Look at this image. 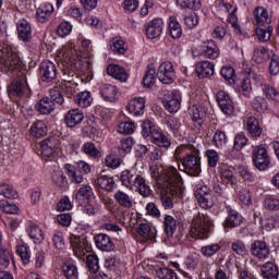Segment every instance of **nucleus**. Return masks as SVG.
Here are the masks:
<instances>
[{"label": "nucleus", "mask_w": 279, "mask_h": 279, "mask_svg": "<svg viewBox=\"0 0 279 279\" xmlns=\"http://www.w3.org/2000/svg\"><path fill=\"white\" fill-rule=\"evenodd\" d=\"M83 151L87 156H90V158H101V151L97 149V146H95V143L87 142L83 145Z\"/></svg>", "instance_id": "nucleus-53"}, {"label": "nucleus", "mask_w": 279, "mask_h": 279, "mask_svg": "<svg viewBox=\"0 0 279 279\" xmlns=\"http://www.w3.org/2000/svg\"><path fill=\"white\" fill-rule=\"evenodd\" d=\"M137 234L143 236L145 241H154L156 239V229L151 230V227L147 223H140L136 228Z\"/></svg>", "instance_id": "nucleus-39"}, {"label": "nucleus", "mask_w": 279, "mask_h": 279, "mask_svg": "<svg viewBox=\"0 0 279 279\" xmlns=\"http://www.w3.org/2000/svg\"><path fill=\"white\" fill-rule=\"evenodd\" d=\"M226 210L228 213V217L223 221L222 226L225 231L228 232V230H231V228H239V226L243 223V216H241L239 211L232 209L230 206H227Z\"/></svg>", "instance_id": "nucleus-13"}, {"label": "nucleus", "mask_w": 279, "mask_h": 279, "mask_svg": "<svg viewBox=\"0 0 279 279\" xmlns=\"http://www.w3.org/2000/svg\"><path fill=\"white\" fill-rule=\"evenodd\" d=\"M163 189L170 195H181L182 194V175L178 172V169L173 166L163 168L162 173Z\"/></svg>", "instance_id": "nucleus-4"}, {"label": "nucleus", "mask_w": 279, "mask_h": 279, "mask_svg": "<svg viewBox=\"0 0 279 279\" xmlns=\"http://www.w3.org/2000/svg\"><path fill=\"white\" fill-rule=\"evenodd\" d=\"M100 95L105 101H116L119 97V89L111 84H105L100 87Z\"/></svg>", "instance_id": "nucleus-31"}, {"label": "nucleus", "mask_w": 279, "mask_h": 279, "mask_svg": "<svg viewBox=\"0 0 279 279\" xmlns=\"http://www.w3.org/2000/svg\"><path fill=\"white\" fill-rule=\"evenodd\" d=\"M65 171H66V175L69 177V179L73 184H83L84 177L82 175V172L77 168H75L73 165L66 163Z\"/></svg>", "instance_id": "nucleus-36"}, {"label": "nucleus", "mask_w": 279, "mask_h": 279, "mask_svg": "<svg viewBox=\"0 0 279 279\" xmlns=\"http://www.w3.org/2000/svg\"><path fill=\"white\" fill-rule=\"evenodd\" d=\"M246 129L253 138H258L263 134V129L256 117H248L246 119Z\"/></svg>", "instance_id": "nucleus-33"}, {"label": "nucleus", "mask_w": 279, "mask_h": 279, "mask_svg": "<svg viewBox=\"0 0 279 279\" xmlns=\"http://www.w3.org/2000/svg\"><path fill=\"white\" fill-rule=\"evenodd\" d=\"M168 25L171 38H182V26L180 25V22H178V19L175 16L169 17Z\"/></svg>", "instance_id": "nucleus-40"}, {"label": "nucleus", "mask_w": 279, "mask_h": 279, "mask_svg": "<svg viewBox=\"0 0 279 279\" xmlns=\"http://www.w3.org/2000/svg\"><path fill=\"white\" fill-rule=\"evenodd\" d=\"M120 181L122 186H125V189H130V191H137L140 195L143 197H149L151 195V189H149V184H147V181L145 178H143L141 174H136L132 170H124L121 172Z\"/></svg>", "instance_id": "nucleus-1"}, {"label": "nucleus", "mask_w": 279, "mask_h": 279, "mask_svg": "<svg viewBox=\"0 0 279 279\" xmlns=\"http://www.w3.org/2000/svg\"><path fill=\"white\" fill-rule=\"evenodd\" d=\"M29 85L27 84V74L22 73L21 78H15L9 85L8 94L11 99H21L23 97H29Z\"/></svg>", "instance_id": "nucleus-7"}, {"label": "nucleus", "mask_w": 279, "mask_h": 279, "mask_svg": "<svg viewBox=\"0 0 279 279\" xmlns=\"http://www.w3.org/2000/svg\"><path fill=\"white\" fill-rule=\"evenodd\" d=\"M151 138V143H154V145H157V147H160L162 149H169V147H171V140H169V137H167V135H165V133L160 132V131H156V133H153Z\"/></svg>", "instance_id": "nucleus-34"}, {"label": "nucleus", "mask_w": 279, "mask_h": 279, "mask_svg": "<svg viewBox=\"0 0 279 279\" xmlns=\"http://www.w3.org/2000/svg\"><path fill=\"white\" fill-rule=\"evenodd\" d=\"M107 74L114 77V80H119V82H128V77H130L125 68L119 64H109L107 66Z\"/></svg>", "instance_id": "nucleus-27"}, {"label": "nucleus", "mask_w": 279, "mask_h": 279, "mask_svg": "<svg viewBox=\"0 0 279 279\" xmlns=\"http://www.w3.org/2000/svg\"><path fill=\"white\" fill-rule=\"evenodd\" d=\"M0 66L7 75H19L23 61L8 47H0Z\"/></svg>", "instance_id": "nucleus-3"}, {"label": "nucleus", "mask_w": 279, "mask_h": 279, "mask_svg": "<svg viewBox=\"0 0 279 279\" xmlns=\"http://www.w3.org/2000/svg\"><path fill=\"white\" fill-rule=\"evenodd\" d=\"M17 36L23 43L32 40V25L27 20H20L16 24Z\"/></svg>", "instance_id": "nucleus-25"}, {"label": "nucleus", "mask_w": 279, "mask_h": 279, "mask_svg": "<svg viewBox=\"0 0 279 279\" xmlns=\"http://www.w3.org/2000/svg\"><path fill=\"white\" fill-rule=\"evenodd\" d=\"M157 131L158 129H156V125L150 120H146L142 123V136H144V138L148 136L153 137Z\"/></svg>", "instance_id": "nucleus-55"}, {"label": "nucleus", "mask_w": 279, "mask_h": 279, "mask_svg": "<svg viewBox=\"0 0 279 279\" xmlns=\"http://www.w3.org/2000/svg\"><path fill=\"white\" fill-rule=\"evenodd\" d=\"M243 71L246 77L241 83V89L245 97H248L250 93H252V80H258V74L250 65H243Z\"/></svg>", "instance_id": "nucleus-14"}, {"label": "nucleus", "mask_w": 279, "mask_h": 279, "mask_svg": "<svg viewBox=\"0 0 279 279\" xmlns=\"http://www.w3.org/2000/svg\"><path fill=\"white\" fill-rule=\"evenodd\" d=\"M75 104L81 108H88L90 104H93V97L90 96V92H81L74 98Z\"/></svg>", "instance_id": "nucleus-46"}, {"label": "nucleus", "mask_w": 279, "mask_h": 279, "mask_svg": "<svg viewBox=\"0 0 279 279\" xmlns=\"http://www.w3.org/2000/svg\"><path fill=\"white\" fill-rule=\"evenodd\" d=\"M260 271L264 279H278V266L271 262L264 264Z\"/></svg>", "instance_id": "nucleus-35"}, {"label": "nucleus", "mask_w": 279, "mask_h": 279, "mask_svg": "<svg viewBox=\"0 0 279 279\" xmlns=\"http://www.w3.org/2000/svg\"><path fill=\"white\" fill-rule=\"evenodd\" d=\"M51 180L61 189H66L69 186V181L66 180V175H64L62 170H54L51 174Z\"/></svg>", "instance_id": "nucleus-48"}, {"label": "nucleus", "mask_w": 279, "mask_h": 279, "mask_svg": "<svg viewBox=\"0 0 279 279\" xmlns=\"http://www.w3.org/2000/svg\"><path fill=\"white\" fill-rule=\"evenodd\" d=\"M92 197H93V187L89 184H85L81 186L78 190H76V193L74 195V199L76 204H80V206H84V204H88Z\"/></svg>", "instance_id": "nucleus-20"}, {"label": "nucleus", "mask_w": 279, "mask_h": 279, "mask_svg": "<svg viewBox=\"0 0 279 279\" xmlns=\"http://www.w3.org/2000/svg\"><path fill=\"white\" fill-rule=\"evenodd\" d=\"M162 104L168 112H178L182 106V96L178 92H172L171 96L165 99Z\"/></svg>", "instance_id": "nucleus-21"}, {"label": "nucleus", "mask_w": 279, "mask_h": 279, "mask_svg": "<svg viewBox=\"0 0 279 279\" xmlns=\"http://www.w3.org/2000/svg\"><path fill=\"white\" fill-rule=\"evenodd\" d=\"M49 96L50 97H44L35 105V109L40 114H51L56 110V104L58 106L64 104V96H62L58 87L51 88Z\"/></svg>", "instance_id": "nucleus-5"}, {"label": "nucleus", "mask_w": 279, "mask_h": 279, "mask_svg": "<svg viewBox=\"0 0 279 279\" xmlns=\"http://www.w3.org/2000/svg\"><path fill=\"white\" fill-rule=\"evenodd\" d=\"M195 197L198 202V205L204 210H208V208H213V194L210 193V189L206 185L201 186L195 191Z\"/></svg>", "instance_id": "nucleus-11"}, {"label": "nucleus", "mask_w": 279, "mask_h": 279, "mask_svg": "<svg viewBox=\"0 0 279 279\" xmlns=\"http://www.w3.org/2000/svg\"><path fill=\"white\" fill-rule=\"evenodd\" d=\"M196 149L195 146L193 145H181L178 146L177 149L174 150V158L178 162H182L186 156H190L191 153Z\"/></svg>", "instance_id": "nucleus-45"}, {"label": "nucleus", "mask_w": 279, "mask_h": 279, "mask_svg": "<svg viewBox=\"0 0 279 279\" xmlns=\"http://www.w3.org/2000/svg\"><path fill=\"white\" fill-rule=\"evenodd\" d=\"M252 160L254 167L258 169V171H267L269 169V165H271V159H269V153L267 148L263 145L255 146L252 151Z\"/></svg>", "instance_id": "nucleus-8"}, {"label": "nucleus", "mask_w": 279, "mask_h": 279, "mask_svg": "<svg viewBox=\"0 0 279 279\" xmlns=\"http://www.w3.org/2000/svg\"><path fill=\"white\" fill-rule=\"evenodd\" d=\"M183 265L187 271H195L199 267V257L197 255H187L183 262Z\"/></svg>", "instance_id": "nucleus-54"}, {"label": "nucleus", "mask_w": 279, "mask_h": 279, "mask_svg": "<svg viewBox=\"0 0 279 279\" xmlns=\"http://www.w3.org/2000/svg\"><path fill=\"white\" fill-rule=\"evenodd\" d=\"M163 228L167 236H173L175 230H178V221L171 215H165L163 217Z\"/></svg>", "instance_id": "nucleus-41"}, {"label": "nucleus", "mask_w": 279, "mask_h": 279, "mask_svg": "<svg viewBox=\"0 0 279 279\" xmlns=\"http://www.w3.org/2000/svg\"><path fill=\"white\" fill-rule=\"evenodd\" d=\"M39 75L41 82H53L58 77V66L52 61H43L39 65Z\"/></svg>", "instance_id": "nucleus-9"}, {"label": "nucleus", "mask_w": 279, "mask_h": 279, "mask_svg": "<svg viewBox=\"0 0 279 279\" xmlns=\"http://www.w3.org/2000/svg\"><path fill=\"white\" fill-rule=\"evenodd\" d=\"M0 195L7 199H16V197H19V192L14 190V186L8 183H2L0 184Z\"/></svg>", "instance_id": "nucleus-50"}, {"label": "nucleus", "mask_w": 279, "mask_h": 279, "mask_svg": "<svg viewBox=\"0 0 279 279\" xmlns=\"http://www.w3.org/2000/svg\"><path fill=\"white\" fill-rule=\"evenodd\" d=\"M113 199L122 208H132V206H133V204H132V196H130L128 193H125V192H123L121 190H118L113 194Z\"/></svg>", "instance_id": "nucleus-37"}, {"label": "nucleus", "mask_w": 279, "mask_h": 279, "mask_svg": "<svg viewBox=\"0 0 279 279\" xmlns=\"http://www.w3.org/2000/svg\"><path fill=\"white\" fill-rule=\"evenodd\" d=\"M63 276L66 279H77L80 277V271H77V265L73 259H68L62 266Z\"/></svg>", "instance_id": "nucleus-32"}, {"label": "nucleus", "mask_w": 279, "mask_h": 279, "mask_svg": "<svg viewBox=\"0 0 279 279\" xmlns=\"http://www.w3.org/2000/svg\"><path fill=\"white\" fill-rule=\"evenodd\" d=\"M264 206L267 210H279V198H276V196H267L264 199Z\"/></svg>", "instance_id": "nucleus-63"}, {"label": "nucleus", "mask_w": 279, "mask_h": 279, "mask_svg": "<svg viewBox=\"0 0 279 279\" xmlns=\"http://www.w3.org/2000/svg\"><path fill=\"white\" fill-rule=\"evenodd\" d=\"M260 90L265 95L266 99H272L274 101H279V93L271 85L266 83H260Z\"/></svg>", "instance_id": "nucleus-49"}, {"label": "nucleus", "mask_w": 279, "mask_h": 279, "mask_svg": "<svg viewBox=\"0 0 279 279\" xmlns=\"http://www.w3.org/2000/svg\"><path fill=\"white\" fill-rule=\"evenodd\" d=\"M251 254L259 260H265V258H269V247L264 241H254L251 244Z\"/></svg>", "instance_id": "nucleus-17"}, {"label": "nucleus", "mask_w": 279, "mask_h": 279, "mask_svg": "<svg viewBox=\"0 0 279 279\" xmlns=\"http://www.w3.org/2000/svg\"><path fill=\"white\" fill-rule=\"evenodd\" d=\"M192 112V121L197 125H202L204 123V119H206V108L203 106L194 105L191 109Z\"/></svg>", "instance_id": "nucleus-42"}, {"label": "nucleus", "mask_w": 279, "mask_h": 279, "mask_svg": "<svg viewBox=\"0 0 279 279\" xmlns=\"http://www.w3.org/2000/svg\"><path fill=\"white\" fill-rule=\"evenodd\" d=\"M65 124L68 128H76L84 121V111L82 109L75 108L71 109L64 117Z\"/></svg>", "instance_id": "nucleus-19"}, {"label": "nucleus", "mask_w": 279, "mask_h": 279, "mask_svg": "<svg viewBox=\"0 0 279 279\" xmlns=\"http://www.w3.org/2000/svg\"><path fill=\"white\" fill-rule=\"evenodd\" d=\"M196 73L201 80L215 75V64L210 61H199L196 64Z\"/></svg>", "instance_id": "nucleus-26"}, {"label": "nucleus", "mask_w": 279, "mask_h": 279, "mask_svg": "<svg viewBox=\"0 0 279 279\" xmlns=\"http://www.w3.org/2000/svg\"><path fill=\"white\" fill-rule=\"evenodd\" d=\"M180 8H187L189 10H199L202 8V0H177Z\"/></svg>", "instance_id": "nucleus-58"}, {"label": "nucleus", "mask_w": 279, "mask_h": 279, "mask_svg": "<svg viewBox=\"0 0 279 279\" xmlns=\"http://www.w3.org/2000/svg\"><path fill=\"white\" fill-rule=\"evenodd\" d=\"M271 53L274 52L265 47L256 48L253 53V60L256 64H263L267 58H271Z\"/></svg>", "instance_id": "nucleus-44"}, {"label": "nucleus", "mask_w": 279, "mask_h": 279, "mask_svg": "<svg viewBox=\"0 0 279 279\" xmlns=\"http://www.w3.org/2000/svg\"><path fill=\"white\" fill-rule=\"evenodd\" d=\"M213 228H215L213 219L206 214L198 213L192 219L190 235L192 239H208Z\"/></svg>", "instance_id": "nucleus-2"}, {"label": "nucleus", "mask_w": 279, "mask_h": 279, "mask_svg": "<svg viewBox=\"0 0 279 279\" xmlns=\"http://www.w3.org/2000/svg\"><path fill=\"white\" fill-rule=\"evenodd\" d=\"M231 248L239 256H247L248 254L247 246H245V243L241 240L234 241L231 244Z\"/></svg>", "instance_id": "nucleus-60"}, {"label": "nucleus", "mask_w": 279, "mask_h": 279, "mask_svg": "<svg viewBox=\"0 0 279 279\" xmlns=\"http://www.w3.org/2000/svg\"><path fill=\"white\" fill-rule=\"evenodd\" d=\"M96 184H98L100 189H104L110 193L114 189V179L102 172L98 175Z\"/></svg>", "instance_id": "nucleus-38"}, {"label": "nucleus", "mask_w": 279, "mask_h": 279, "mask_svg": "<svg viewBox=\"0 0 279 279\" xmlns=\"http://www.w3.org/2000/svg\"><path fill=\"white\" fill-rule=\"evenodd\" d=\"M0 210L7 215H16L19 213V207L15 204H10L8 201H0Z\"/></svg>", "instance_id": "nucleus-61"}, {"label": "nucleus", "mask_w": 279, "mask_h": 279, "mask_svg": "<svg viewBox=\"0 0 279 279\" xmlns=\"http://www.w3.org/2000/svg\"><path fill=\"white\" fill-rule=\"evenodd\" d=\"M58 149V140L56 137H48L40 143L41 156L45 158H51Z\"/></svg>", "instance_id": "nucleus-23"}, {"label": "nucleus", "mask_w": 279, "mask_h": 279, "mask_svg": "<svg viewBox=\"0 0 279 279\" xmlns=\"http://www.w3.org/2000/svg\"><path fill=\"white\" fill-rule=\"evenodd\" d=\"M255 21L257 27H269L271 24V17H269V13L267 9L259 7L255 11Z\"/></svg>", "instance_id": "nucleus-30"}, {"label": "nucleus", "mask_w": 279, "mask_h": 279, "mask_svg": "<svg viewBox=\"0 0 279 279\" xmlns=\"http://www.w3.org/2000/svg\"><path fill=\"white\" fill-rule=\"evenodd\" d=\"M182 168L179 169L180 171H184L187 175H192L193 178H197L199 173H202V161L199 158V150L194 148L190 156H185L181 161Z\"/></svg>", "instance_id": "nucleus-6"}, {"label": "nucleus", "mask_w": 279, "mask_h": 279, "mask_svg": "<svg viewBox=\"0 0 279 279\" xmlns=\"http://www.w3.org/2000/svg\"><path fill=\"white\" fill-rule=\"evenodd\" d=\"M51 14H53V4L45 3L37 9L36 19L38 23H48L49 19H51Z\"/></svg>", "instance_id": "nucleus-29"}, {"label": "nucleus", "mask_w": 279, "mask_h": 279, "mask_svg": "<svg viewBox=\"0 0 279 279\" xmlns=\"http://www.w3.org/2000/svg\"><path fill=\"white\" fill-rule=\"evenodd\" d=\"M162 19H154L146 25V36L154 40V38H159L160 34H162Z\"/></svg>", "instance_id": "nucleus-22"}, {"label": "nucleus", "mask_w": 279, "mask_h": 279, "mask_svg": "<svg viewBox=\"0 0 279 279\" xmlns=\"http://www.w3.org/2000/svg\"><path fill=\"white\" fill-rule=\"evenodd\" d=\"M71 247L75 256L81 259L85 258L86 254L90 252L88 240L75 235L71 236Z\"/></svg>", "instance_id": "nucleus-10"}, {"label": "nucleus", "mask_w": 279, "mask_h": 279, "mask_svg": "<svg viewBox=\"0 0 279 279\" xmlns=\"http://www.w3.org/2000/svg\"><path fill=\"white\" fill-rule=\"evenodd\" d=\"M28 235L35 243H40V241H44L45 235L43 234V229L38 227L37 225H31L27 229Z\"/></svg>", "instance_id": "nucleus-52"}, {"label": "nucleus", "mask_w": 279, "mask_h": 279, "mask_svg": "<svg viewBox=\"0 0 279 279\" xmlns=\"http://www.w3.org/2000/svg\"><path fill=\"white\" fill-rule=\"evenodd\" d=\"M216 99L223 114H234V106L232 105V99L228 94H226V92H218L216 95Z\"/></svg>", "instance_id": "nucleus-15"}, {"label": "nucleus", "mask_w": 279, "mask_h": 279, "mask_svg": "<svg viewBox=\"0 0 279 279\" xmlns=\"http://www.w3.org/2000/svg\"><path fill=\"white\" fill-rule=\"evenodd\" d=\"M220 180L222 184H230V186H235L236 177L234 175V168L228 166H221L219 168Z\"/></svg>", "instance_id": "nucleus-28"}, {"label": "nucleus", "mask_w": 279, "mask_h": 279, "mask_svg": "<svg viewBox=\"0 0 279 279\" xmlns=\"http://www.w3.org/2000/svg\"><path fill=\"white\" fill-rule=\"evenodd\" d=\"M175 71L173 70V63L166 61L161 63L157 71V77L161 84H173V77Z\"/></svg>", "instance_id": "nucleus-12"}, {"label": "nucleus", "mask_w": 279, "mask_h": 279, "mask_svg": "<svg viewBox=\"0 0 279 279\" xmlns=\"http://www.w3.org/2000/svg\"><path fill=\"white\" fill-rule=\"evenodd\" d=\"M154 84H156V69H154L151 65H148L143 77V86L145 88H151Z\"/></svg>", "instance_id": "nucleus-47"}, {"label": "nucleus", "mask_w": 279, "mask_h": 279, "mask_svg": "<svg viewBox=\"0 0 279 279\" xmlns=\"http://www.w3.org/2000/svg\"><path fill=\"white\" fill-rule=\"evenodd\" d=\"M96 247L101 252H112L114 250V242L106 233H99L94 238Z\"/></svg>", "instance_id": "nucleus-24"}, {"label": "nucleus", "mask_w": 279, "mask_h": 279, "mask_svg": "<svg viewBox=\"0 0 279 279\" xmlns=\"http://www.w3.org/2000/svg\"><path fill=\"white\" fill-rule=\"evenodd\" d=\"M269 71L270 75H278L279 73V57L274 52L270 56Z\"/></svg>", "instance_id": "nucleus-64"}, {"label": "nucleus", "mask_w": 279, "mask_h": 279, "mask_svg": "<svg viewBox=\"0 0 279 279\" xmlns=\"http://www.w3.org/2000/svg\"><path fill=\"white\" fill-rule=\"evenodd\" d=\"M86 263H87L88 269L93 274H97V271H99V257H97V255H95V254L87 255Z\"/></svg>", "instance_id": "nucleus-59"}, {"label": "nucleus", "mask_w": 279, "mask_h": 279, "mask_svg": "<svg viewBox=\"0 0 279 279\" xmlns=\"http://www.w3.org/2000/svg\"><path fill=\"white\" fill-rule=\"evenodd\" d=\"M31 136L35 138H43V136L47 135V124L43 121L34 122L29 129Z\"/></svg>", "instance_id": "nucleus-43"}, {"label": "nucleus", "mask_w": 279, "mask_h": 279, "mask_svg": "<svg viewBox=\"0 0 279 279\" xmlns=\"http://www.w3.org/2000/svg\"><path fill=\"white\" fill-rule=\"evenodd\" d=\"M274 34V26H264L256 28V36L260 43H267Z\"/></svg>", "instance_id": "nucleus-51"}, {"label": "nucleus", "mask_w": 279, "mask_h": 279, "mask_svg": "<svg viewBox=\"0 0 279 279\" xmlns=\"http://www.w3.org/2000/svg\"><path fill=\"white\" fill-rule=\"evenodd\" d=\"M11 256L10 251L0 247V269H8V267H10Z\"/></svg>", "instance_id": "nucleus-62"}, {"label": "nucleus", "mask_w": 279, "mask_h": 279, "mask_svg": "<svg viewBox=\"0 0 279 279\" xmlns=\"http://www.w3.org/2000/svg\"><path fill=\"white\" fill-rule=\"evenodd\" d=\"M236 72L234 71V68L230 65L222 66L220 70V75L229 82V84H234V78L236 77Z\"/></svg>", "instance_id": "nucleus-57"}, {"label": "nucleus", "mask_w": 279, "mask_h": 279, "mask_svg": "<svg viewBox=\"0 0 279 279\" xmlns=\"http://www.w3.org/2000/svg\"><path fill=\"white\" fill-rule=\"evenodd\" d=\"M126 110L133 117H143L145 114V98L143 97L133 98L132 100L129 101Z\"/></svg>", "instance_id": "nucleus-18"}, {"label": "nucleus", "mask_w": 279, "mask_h": 279, "mask_svg": "<svg viewBox=\"0 0 279 279\" xmlns=\"http://www.w3.org/2000/svg\"><path fill=\"white\" fill-rule=\"evenodd\" d=\"M253 110H255V112H259L263 113L265 112V110H267L268 106H267V100H265L264 97L260 96H256L252 104H251Z\"/></svg>", "instance_id": "nucleus-56"}, {"label": "nucleus", "mask_w": 279, "mask_h": 279, "mask_svg": "<svg viewBox=\"0 0 279 279\" xmlns=\"http://www.w3.org/2000/svg\"><path fill=\"white\" fill-rule=\"evenodd\" d=\"M219 47L215 40L210 39L202 43L201 54L205 58H209V60H217V58H219Z\"/></svg>", "instance_id": "nucleus-16"}]
</instances>
